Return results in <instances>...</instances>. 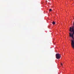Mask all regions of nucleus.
<instances>
[{"instance_id":"2","label":"nucleus","mask_w":74,"mask_h":74,"mask_svg":"<svg viewBox=\"0 0 74 74\" xmlns=\"http://www.w3.org/2000/svg\"><path fill=\"white\" fill-rule=\"evenodd\" d=\"M56 59H60L61 58V56L60 55V54L59 53L56 54Z\"/></svg>"},{"instance_id":"5","label":"nucleus","mask_w":74,"mask_h":74,"mask_svg":"<svg viewBox=\"0 0 74 74\" xmlns=\"http://www.w3.org/2000/svg\"><path fill=\"white\" fill-rule=\"evenodd\" d=\"M49 11H52V9H50V10H49Z\"/></svg>"},{"instance_id":"1","label":"nucleus","mask_w":74,"mask_h":74,"mask_svg":"<svg viewBox=\"0 0 74 74\" xmlns=\"http://www.w3.org/2000/svg\"><path fill=\"white\" fill-rule=\"evenodd\" d=\"M69 35L70 37L71 36L72 38L73 39V40H71L72 42L71 44L73 48H74V38L73 37V34H71V33H69Z\"/></svg>"},{"instance_id":"3","label":"nucleus","mask_w":74,"mask_h":74,"mask_svg":"<svg viewBox=\"0 0 74 74\" xmlns=\"http://www.w3.org/2000/svg\"><path fill=\"white\" fill-rule=\"evenodd\" d=\"M70 32H73V33H72V34H74V29L73 28V26H72V28L70 27V29L69 30Z\"/></svg>"},{"instance_id":"6","label":"nucleus","mask_w":74,"mask_h":74,"mask_svg":"<svg viewBox=\"0 0 74 74\" xmlns=\"http://www.w3.org/2000/svg\"><path fill=\"white\" fill-rule=\"evenodd\" d=\"M61 66H62L63 65V64H62V63H61Z\"/></svg>"},{"instance_id":"7","label":"nucleus","mask_w":74,"mask_h":74,"mask_svg":"<svg viewBox=\"0 0 74 74\" xmlns=\"http://www.w3.org/2000/svg\"><path fill=\"white\" fill-rule=\"evenodd\" d=\"M73 19H74V18Z\"/></svg>"},{"instance_id":"4","label":"nucleus","mask_w":74,"mask_h":74,"mask_svg":"<svg viewBox=\"0 0 74 74\" xmlns=\"http://www.w3.org/2000/svg\"><path fill=\"white\" fill-rule=\"evenodd\" d=\"M56 24V23H55V22L54 21L53 22H52L53 25H55Z\"/></svg>"}]
</instances>
